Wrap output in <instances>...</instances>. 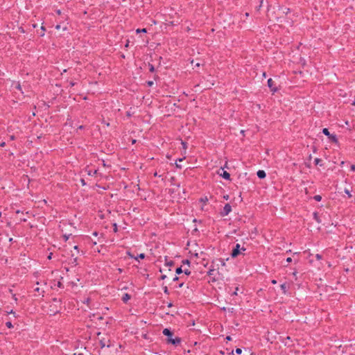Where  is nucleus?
I'll return each instance as SVG.
<instances>
[{
	"label": "nucleus",
	"instance_id": "nucleus-26",
	"mask_svg": "<svg viewBox=\"0 0 355 355\" xmlns=\"http://www.w3.org/2000/svg\"><path fill=\"white\" fill-rule=\"evenodd\" d=\"M238 290H239V288H237V287H236V289H235V291L232 293V295H237V294H238V293H237Z\"/></svg>",
	"mask_w": 355,
	"mask_h": 355
},
{
	"label": "nucleus",
	"instance_id": "nucleus-32",
	"mask_svg": "<svg viewBox=\"0 0 355 355\" xmlns=\"http://www.w3.org/2000/svg\"><path fill=\"white\" fill-rule=\"evenodd\" d=\"M291 261H292V258H291V257H288V258L286 259V262H287V263H291Z\"/></svg>",
	"mask_w": 355,
	"mask_h": 355
},
{
	"label": "nucleus",
	"instance_id": "nucleus-37",
	"mask_svg": "<svg viewBox=\"0 0 355 355\" xmlns=\"http://www.w3.org/2000/svg\"><path fill=\"white\" fill-rule=\"evenodd\" d=\"M351 171H355V165L351 166Z\"/></svg>",
	"mask_w": 355,
	"mask_h": 355
},
{
	"label": "nucleus",
	"instance_id": "nucleus-59",
	"mask_svg": "<svg viewBox=\"0 0 355 355\" xmlns=\"http://www.w3.org/2000/svg\"><path fill=\"white\" fill-rule=\"evenodd\" d=\"M197 344H198V343H197V342H195V343H194V345H196Z\"/></svg>",
	"mask_w": 355,
	"mask_h": 355
},
{
	"label": "nucleus",
	"instance_id": "nucleus-31",
	"mask_svg": "<svg viewBox=\"0 0 355 355\" xmlns=\"http://www.w3.org/2000/svg\"><path fill=\"white\" fill-rule=\"evenodd\" d=\"M182 145L184 149L187 148V143L184 141H182Z\"/></svg>",
	"mask_w": 355,
	"mask_h": 355
},
{
	"label": "nucleus",
	"instance_id": "nucleus-57",
	"mask_svg": "<svg viewBox=\"0 0 355 355\" xmlns=\"http://www.w3.org/2000/svg\"><path fill=\"white\" fill-rule=\"evenodd\" d=\"M178 160H179L180 162H182V161L183 160V159H182V158H180Z\"/></svg>",
	"mask_w": 355,
	"mask_h": 355
},
{
	"label": "nucleus",
	"instance_id": "nucleus-18",
	"mask_svg": "<svg viewBox=\"0 0 355 355\" xmlns=\"http://www.w3.org/2000/svg\"><path fill=\"white\" fill-rule=\"evenodd\" d=\"M148 67H149V71L150 72H154L155 71V67H154V66L153 64L149 63L148 64Z\"/></svg>",
	"mask_w": 355,
	"mask_h": 355
},
{
	"label": "nucleus",
	"instance_id": "nucleus-30",
	"mask_svg": "<svg viewBox=\"0 0 355 355\" xmlns=\"http://www.w3.org/2000/svg\"><path fill=\"white\" fill-rule=\"evenodd\" d=\"M69 235H64L63 238L65 241H67L69 239Z\"/></svg>",
	"mask_w": 355,
	"mask_h": 355
},
{
	"label": "nucleus",
	"instance_id": "nucleus-44",
	"mask_svg": "<svg viewBox=\"0 0 355 355\" xmlns=\"http://www.w3.org/2000/svg\"><path fill=\"white\" fill-rule=\"evenodd\" d=\"M271 282H272V284H277V281L275 279L272 280Z\"/></svg>",
	"mask_w": 355,
	"mask_h": 355
},
{
	"label": "nucleus",
	"instance_id": "nucleus-51",
	"mask_svg": "<svg viewBox=\"0 0 355 355\" xmlns=\"http://www.w3.org/2000/svg\"><path fill=\"white\" fill-rule=\"evenodd\" d=\"M127 116H131V114H130V113L129 112H127Z\"/></svg>",
	"mask_w": 355,
	"mask_h": 355
},
{
	"label": "nucleus",
	"instance_id": "nucleus-58",
	"mask_svg": "<svg viewBox=\"0 0 355 355\" xmlns=\"http://www.w3.org/2000/svg\"><path fill=\"white\" fill-rule=\"evenodd\" d=\"M74 263L76 262V258L74 259V261H73Z\"/></svg>",
	"mask_w": 355,
	"mask_h": 355
},
{
	"label": "nucleus",
	"instance_id": "nucleus-28",
	"mask_svg": "<svg viewBox=\"0 0 355 355\" xmlns=\"http://www.w3.org/2000/svg\"><path fill=\"white\" fill-rule=\"evenodd\" d=\"M315 257H316V259H317L318 260H320V259H322V256H321L320 254H317L315 255Z\"/></svg>",
	"mask_w": 355,
	"mask_h": 355
},
{
	"label": "nucleus",
	"instance_id": "nucleus-42",
	"mask_svg": "<svg viewBox=\"0 0 355 355\" xmlns=\"http://www.w3.org/2000/svg\"><path fill=\"white\" fill-rule=\"evenodd\" d=\"M166 278V275H163L161 276V279H164Z\"/></svg>",
	"mask_w": 355,
	"mask_h": 355
},
{
	"label": "nucleus",
	"instance_id": "nucleus-15",
	"mask_svg": "<svg viewBox=\"0 0 355 355\" xmlns=\"http://www.w3.org/2000/svg\"><path fill=\"white\" fill-rule=\"evenodd\" d=\"M144 258H145V254H144V253H141V254H139L137 257H135V259L136 260H138L139 259H144Z\"/></svg>",
	"mask_w": 355,
	"mask_h": 355
},
{
	"label": "nucleus",
	"instance_id": "nucleus-9",
	"mask_svg": "<svg viewBox=\"0 0 355 355\" xmlns=\"http://www.w3.org/2000/svg\"><path fill=\"white\" fill-rule=\"evenodd\" d=\"M88 175L94 176L97 173V170H85Z\"/></svg>",
	"mask_w": 355,
	"mask_h": 355
},
{
	"label": "nucleus",
	"instance_id": "nucleus-3",
	"mask_svg": "<svg viewBox=\"0 0 355 355\" xmlns=\"http://www.w3.org/2000/svg\"><path fill=\"white\" fill-rule=\"evenodd\" d=\"M322 133L327 136L329 139L334 143L338 142V139L336 135L331 134L327 128L322 129Z\"/></svg>",
	"mask_w": 355,
	"mask_h": 355
},
{
	"label": "nucleus",
	"instance_id": "nucleus-13",
	"mask_svg": "<svg viewBox=\"0 0 355 355\" xmlns=\"http://www.w3.org/2000/svg\"><path fill=\"white\" fill-rule=\"evenodd\" d=\"M281 289L282 290L283 293H286V291H287V286L286 285V284H282L281 285Z\"/></svg>",
	"mask_w": 355,
	"mask_h": 355
},
{
	"label": "nucleus",
	"instance_id": "nucleus-22",
	"mask_svg": "<svg viewBox=\"0 0 355 355\" xmlns=\"http://www.w3.org/2000/svg\"><path fill=\"white\" fill-rule=\"evenodd\" d=\"M6 313H7V314H13V315H14V317H16L15 312H14L12 310H10V311H6Z\"/></svg>",
	"mask_w": 355,
	"mask_h": 355
},
{
	"label": "nucleus",
	"instance_id": "nucleus-52",
	"mask_svg": "<svg viewBox=\"0 0 355 355\" xmlns=\"http://www.w3.org/2000/svg\"><path fill=\"white\" fill-rule=\"evenodd\" d=\"M93 234H94V236H97L98 233H97L96 232H94L93 233Z\"/></svg>",
	"mask_w": 355,
	"mask_h": 355
},
{
	"label": "nucleus",
	"instance_id": "nucleus-50",
	"mask_svg": "<svg viewBox=\"0 0 355 355\" xmlns=\"http://www.w3.org/2000/svg\"><path fill=\"white\" fill-rule=\"evenodd\" d=\"M195 66H196V67H200V63H198H198H196V64H195Z\"/></svg>",
	"mask_w": 355,
	"mask_h": 355
},
{
	"label": "nucleus",
	"instance_id": "nucleus-8",
	"mask_svg": "<svg viewBox=\"0 0 355 355\" xmlns=\"http://www.w3.org/2000/svg\"><path fill=\"white\" fill-rule=\"evenodd\" d=\"M130 299V295L128 293H125L122 297V300L124 303H127Z\"/></svg>",
	"mask_w": 355,
	"mask_h": 355
},
{
	"label": "nucleus",
	"instance_id": "nucleus-6",
	"mask_svg": "<svg viewBox=\"0 0 355 355\" xmlns=\"http://www.w3.org/2000/svg\"><path fill=\"white\" fill-rule=\"evenodd\" d=\"M221 173H218L222 178H223L225 180H230V174L225 171L223 168H220Z\"/></svg>",
	"mask_w": 355,
	"mask_h": 355
},
{
	"label": "nucleus",
	"instance_id": "nucleus-24",
	"mask_svg": "<svg viewBox=\"0 0 355 355\" xmlns=\"http://www.w3.org/2000/svg\"><path fill=\"white\" fill-rule=\"evenodd\" d=\"M235 352H236V354H241V352H242V349H240V348H236V350H235Z\"/></svg>",
	"mask_w": 355,
	"mask_h": 355
},
{
	"label": "nucleus",
	"instance_id": "nucleus-40",
	"mask_svg": "<svg viewBox=\"0 0 355 355\" xmlns=\"http://www.w3.org/2000/svg\"><path fill=\"white\" fill-rule=\"evenodd\" d=\"M15 139V137L14 135H11L10 137V140H14Z\"/></svg>",
	"mask_w": 355,
	"mask_h": 355
},
{
	"label": "nucleus",
	"instance_id": "nucleus-7",
	"mask_svg": "<svg viewBox=\"0 0 355 355\" xmlns=\"http://www.w3.org/2000/svg\"><path fill=\"white\" fill-rule=\"evenodd\" d=\"M257 175L260 179H263L266 176V172L263 170H259L257 173Z\"/></svg>",
	"mask_w": 355,
	"mask_h": 355
},
{
	"label": "nucleus",
	"instance_id": "nucleus-21",
	"mask_svg": "<svg viewBox=\"0 0 355 355\" xmlns=\"http://www.w3.org/2000/svg\"><path fill=\"white\" fill-rule=\"evenodd\" d=\"M174 264V262L173 261H169L166 262V266H171Z\"/></svg>",
	"mask_w": 355,
	"mask_h": 355
},
{
	"label": "nucleus",
	"instance_id": "nucleus-45",
	"mask_svg": "<svg viewBox=\"0 0 355 355\" xmlns=\"http://www.w3.org/2000/svg\"><path fill=\"white\" fill-rule=\"evenodd\" d=\"M184 283H181L178 285V288H182L183 286Z\"/></svg>",
	"mask_w": 355,
	"mask_h": 355
},
{
	"label": "nucleus",
	"instance_id": "nucleus-16",
	"mask_svg": "<svg viewBox=\"0 0 355 355\" xmlns=\"http://www.w3.org/2000/svg\"><path fill=\"white\" fill-rule=\"evenodd\" d=\"M175 272L178 274V275H180L181 274L182 272H183V270L182 269V267H178L176 268L175 270Z\"/></svg>",
	"mask_w": 355,
	"mask_h": 355
},
{
	"label": "nucleus",
	"instance_id": "nucleus-2",
	"mask_svg": "<svg viewBox=\"0 0 355 355\" xmlns=\"http://www.w3.org/2000/svg\"><path fill=\"white\" fill-rule=\"evenodd\" d=\"M245 248L244 247H241L240 244L237 243L235 247L233 248L231 256L234 258L236 257L242 251H245Z\"/></svg>",
	"mask_w": 355,
	"mask_h": 355
},
{
	"label": "nucleus",
	"instance_id": "nucleus-43",
	"mask_svg": "<svg viewBox=\"0 0 355 355\" xmlns=\"http://www.w3.org/2000/svg\"><path fill=\"white\" fill-rule=\"evenodd\" d=\"M178 279H179V277H177V276H175V277L173 278V280L174 282H175V281H178Z\"/></svg>",
	"mask_w": 355,
	"mask_h": 355
},
{
	"label": "nucleus",
	"instance_id": "nucleus-1",
	"mask_svg": "<svg viewBox=\"0 0 355 355\" xmlns=\"http://www.w3.org/2000/svg\"><path fill=\"white\" fill-rule=\"evenodd\" d=\"M163 334L166 336H167L166 343L172 344L173 345H178L181 343V338L179 337H175V338H173L172 336L173 335V333L171 331V329L168 328H165L163 331Z\"/></svg>",
	"mask_w": 355,
	"mask_h": 355
},
{
	"label": "nucleus",
	"instance_id": "nucleus-49",
	"mask_svg": "<svg viewBox=\"0 0 355 355\" xmlns=\"http://www.w3.org/2000/svg\"><path fill=\"white\" fill-rule=\"evenodd\" d=\"M55 28H56V29H59L60 28V25H57Z\"/></svg>",
	"mask_w": 355,
	"mask_h": 355
},
{
	"label": "nucleus",
	"instance_id": "nucleus-10",
	"mask_svg": "<svg viewBox=\"0 0 355 355\" xmlns=\"http://www.w3.org/2000/svg\"><path fill=\"white\" fill-rule=\"evenodd\" d=\"M100 345L101 348H103L105 347H109L110 346V345L106 344V341L105 340V339H102L100 340Z\"/></svg>",
	"mask_w": 355,
	"mask_h": 355
},
{
	"label": "nucleus",
	"instance_id": "nucleus-19",
	"mask_svg": "<svg viewBox=\"0 0 355 355\" xmlns=\"http://www.w3.org/2000/svg\"><path fill=\"white\" fill-rule=\"evenodd\" d=\"M136 32H137V33H146V32H147V31H146V28H142V29H139V28H138V29H137Z\"/></svg>",
	"mask_w": 355,
	"mask_h": 355
},
{
	"label": "nucleus",
	"instance_id": "nucleus-48",
	"mask_svg": "<svg viewBox=\"0 0 355 355\" xmlns=\"http://www.w3.org/2000/svg\"><path fill=\"white\" fill-rule=\"evenodd\" d=\"M58 286L59 287H61V286H62V283H61V282H58Z\"/></svg>",
	"mask_w": 355,
	"mask_h": 355
},
{
	"label": "nucleus",
	"instance_id": "nucleus-39",
	"mask_svg": "<svg viewBox=\"0 0 355 355\" xmlns=\"http://www.w3.org/2000/svg\"><path fill=\"white\" fill-rule=\"evenodd\" d=\"M117 270H118V272H119V273H121V272H123V269H121V268H117Z\"/></svg>",
	"mask_w": 355,
	"mask_h": 355
},
{
	"label": "nucleus",
	"instance_id": "nucleus-33",
	"mask_svg": "<svg viewBox=\"0 0 355 355\" xmlns=\"http://www.w3.org/2000/svg\"><path fill=\"white\" fill-rule=\"evenodd\" d=\"M80 182H81V184H82L83 186L86 184V182H85V180H84V179H81V180H80Z\"/></svg>",
	"mask_w": 355,
	"mask_h": 355
},
{
	"label": "nucleus",
	"instance_id": "nucleus-54",
	"mask_svg": "<svg viewBox=\"0 0 355 355\" xmlns=\"http://www.w3.org/2000/svg\"><path fill=\"white\" fill-rule=\"evenodd\" d=\"M39 290H40V288H36L35 289V291H39Z\"/></svg>",
	"mask_w": 355,
	"mask_h": 355
},
{
	"label": "nucleus",
	"instance_id": "nucleus-14",
	"mask_svg": "<svg viewBox=\"0 0 355 355\" xmlns=\"http://www.w3.org/2000/svg\"><path fill=\"white\" fill-rule=\"evenodd\" d=\"M313 199L315 201L320 202L322 200V196H320V195H315V196H313Z\"/></svg>",
	"mask_w": 355,
	"mask_h": 355
},
{
	"label": "nucleus",
	"instance_id": "nucleus-25",
	"mask_svg": "<svg viewBox=\"0 0 355 355\" xmlns=\"http://www.w3.org/2000/svg\"><path fill=\"white\" fill-rule=\"evenodd\" d=\"M183 272L187 275H189L191 274V271L189 270L188 269L184 270Z\"/></svg>",
	"mask_w": 355,
	"mask_h": 355
},
{
	"label": "nucleus",
	"instance_id": "nucleus-53",
	"mask_svg": "<svg viewBox=\"0 0 355 355\" xmlns=\"http://www.w3.org/2000/svg\"><path fill=\"white\" fill-rule=\"evenodd\" d=\"M73 248H74L75 250H78V249L77 245H75V246L73 247Z\"/></svg>",
	"mask_w": 355,
	"mask_h": 355
},
{
	"label": "nucleus",
	"instance_id": "nucleus-4",
	"mask_svg": "<svg viewBox=\"0 0 355 355\" xmlns=\"http://www.w3.org/2000/svg\"><path fill=\"white\" fill-rule=\"evenodd\" d=\"M232 211V207L230 204H225L223 211L220 212L221 216H227Z\"/></svg>",
	"mask_w": 355,
	"mask_h": 355
},
{
	"label": "nucleus",
	"instance_id": "nucleus-41",
	"mask_svg": "<svg viewBox=\"0 0 355 355\" xmlns=\"http://www.w3.org/2000/svg\"><path fill=\"white\" fill-rule=\"evenodd\" d=\"M183 263H187V264H189V260H187H187H184V261H183Z\"/></svg>",
	"mask_w": 355,
	"mask_h": 355
},
{
	"label": "nucleus",
	"instance_id": "nucleus-23",
	"mask_svg": "<svg viewBox=\"0 0 355 355\" xmlns=\"http://www.w3.org/2000/svg\"><path fill=\"white\" fill-rule=\"evenodd\" d=\"M15 88L17 89H18L19 91H21V85L19 83L16 85Z\"/></svg>",
	"mask_w": 355,
	"mask_h": 355
},
{
	"label": "nucleus",
	"instance_id": "nucleus-29",
	"mask_svg": "<svg viewBox=\"0 0 355 355\" xmlns=\"http://www.w3.org/2000/svg\"><path fill=\"white\" fill-rule=\"evenodd\" d=\"M345 193H347V194L348 195V196H349V198L352 196L349 190L345 189Z\"/></svg>",
	"mask_w": 355,
	"mask_h": 355
},
{
	"label": "nucleus",
	"instance_id": "nucleus-12",
	"mask_svg": "<svg viewBox=\"0 0 355 355\" xmlns=\"http://www.w3.org/2000/svg\"><path fill=\"white\" fill-rule=\"evenodd\" d=\"M314 162H315V165H320L322 166V159H320V158H315V160H314Z\"/></svg>",
	"mask_w": 355,
	"mask_h": 355
},
{
	"label": "nucleus",
	"instance_id": "nucleus-35",
	"mask_svg": "<svg viewBox=\"0 0 355 355\" xmlns=\"http://www.w3.org/2000/svg\"><path fill=\"white\" fill-rule=\"evenodd\" d=\"M164 292L165 293H168V288H167L166 286H165V287L164 288Z\"/></svg>",
	"mask_w": 355,
	"mask_h": 355
},
{
	"label": "nucleus",
	"instance_id": "nucleus-36",
	"mask_svg": "<svg viewBox=\"0 0 355 355\" xmlns=\"http://www.w3.org/2000/svg\"><path fill=\"white\" fill-rule=\"evenodd\" d=\"M6 146V142L3 141L0 144L1 147H4Z\"/></svg>",
	"mask_w": 355,
	"mask_h": 355
},
{
	"label": "nucleus",
	"instance_id": "nucleus-55",
	"mask_svg": "<svg viewBox=\"0 0 355 355\" xmlns=\"http://www.w3.org/2000/svg\"><path fill=\"white\" fill-rule=\"evenodd\" d=\"M105 124L107 126H109V125H110V123H105Z\"/></svg>",
	"mask_w": 355,
	"mask_h": 355
},
{
	"label": "nucleus",
	"instance_id": "nucleus-34",
	"mask_svg": "<svg viewBox=\"0 0 355 355\" xmlns=\"http://www.w3.org/2000/svg\"><path fill=\"white\" fill-rule=\"evenodd\" d=\"M41 28H42V30L43 31H45V28H44V26H42V27H41ZM44 32H42V33H41V36H44Z\"/></svg>",
	"mask_w": 355,
	"mask_h": 355
},
{
	"label": "nucleus",
	"instance_id": "nucleus-11",
	"mask_svg": "<svg viewBox=\"0 0 355 355\" xmlns=\"http://www.w3.org/2000/svg\"><path fill=\"white\" fill-rule=\"evenodd\" d=\"M313 218L318 222L320 223L321 220L320 219V217L318 216V214L316 212L313 213Z\"/></svg>",
	"mask_w": 355,
	"mask_h": 355
},
{
	"label": "nucleus",
	"instance_id": "nucleus-46",
	"mask_svg": "<svg viewBox=\"0 0 355 355\" xmlns=\"http://www.w3.org/2000/svg\"><path fill=\"white\" fill-rule=\"evenodd\" d=\"M12 297H13V300L17 301V299L16 295L15 294L12 295Z\"/></svg>",
	"mask_w": 355,
	"mask_h": 355
},
{
	"label": "nucleus",
	"instance_id": "nucleus-38",
	"mask_svg": "<svg viewBox=\"0 0 355 355\" xmlns=\"http://www.w3.org/2000/svg\"><path fill=\"white\" fill-rule=\"evenodd\" d=\"M53 254L51 252L48 256V259H51L52 258Z\"/></svg>",
	"mask_w": 355,
	"mask_h": 355
},
{
	"label": "nucleus",
	"instance_id": "nucleus-5",
	"mask_svg": "<svg viewBox=\"0 0 355 355\" xmlns=\"http://www.w3.org/2000/svg\"><path fill=\"white\" fill-rule=\"evenodd\" d=\"M267 83H268V87L270 89V90H271L273 93L277 91V87H274V81L272 80V78H269V79L268 80Z\"/></svg>",
	"mask_w": 355,
	"mask_h": 355
},
{
	"label": "nucleus",
	"instance_id": "nucleus-27",
	"mask_svg": "<svg viewBox=\"0 0 355 355\" xmlns=\"http://www.w3.org/2000/svg\"><path fill=\"white\" fill-rule=\"evenodd\" d=\"M153 84H154V83H153V81H152V80H149V81H148V82H147V85H148V86H150V87L153 86Z\"/></svg>",
	"mask_w": 355,
	"mask_h": 355
},
{
	"label": "nucleus",
	"instance_id": "nucleus-47",
	"mask_svg": "<svg viewBox=\"0 0 355 355\" xmlns=\"http://www.w3.org/2000/svg\"><path fill=\"white\" fill-rule=\"evenodd\" d=\"M226 339L228 340H231V337L230 336H228L226 337Z\"/></svg>",
	"mask_w": 355,
	"mask_h": 355
},
{
	"label": "nucleus",
	"instance_id": "nucleus-20",
	"mask_svg": "<svg viewBox=\"0 0 355 355\" xmlns=\"http://www.w3.org/2000/svg\"><path fill=\"white\" fill-rule=\"evenodd\" d=\"M214 271H215L214 269H209V271L207 272L208 275L209 276L214 275Z\"/></svg>",
	"mask_w": 355,
	"mask_h": 355
},
{
	"label": "nucleus",
	"instance_id": "nucleus-17",
	"mask_svg": "<svg viewBox=\"0 0 355 355\" xmlns=\"http://www.w3.org/2000/svg\"><path fill=\"white\" fill-rule=\"evenodd\" d=\"M6 327H7L8 328H9V329H11V328H12V327H13V325H12V322H10V321L6 322Z\"/></svg>",
	"mask_w": 355,
	"mask_h": 355
},
{
	"label": "nucleus",
	"instance_id": "nucleus-56",
	"mask_svg": "<svg viewBox=\"0 0 355 355\" xmlns=\"http://www.w3.org/2000/svg\"><path fill=\"white\" fill-rule=\"evenodd\" d=\"M176 166L178 168H181V166L178 165V164H176Z\"/></svg>",
	"mask_w": 355,
	"mask_h": 355
}]
</instances>
